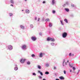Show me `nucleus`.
Wrapping results in <instances>:
<instances>
[{"instance_id": "7ed1b4c3", "label": "nucleus", "mask_w": 80, "mask_h": 80, "mask_svg": "<svg viewBox=\"0 0 80 80\" xmlns=\"http://www.w3.org/2000/svg\"><path fill=\"white\" fill-rule=\"evenodd\" d=\"M31 38L32 41H36V40H37V38L35 36H32L31 37Z\"/></svg>"}, {"instance_id": "37998d69", "label": "nucleus", "mask_w": 80, "mask_h": 80, "mask_svg": "<svg viewBox=\"0 0 80 80\" xmlns=\"http://www.w3.org/2000/svg\"><path fill=\"white\" fill-rule=\"evenodd\" d=\"M10 6H11L12 7H13V5L12 4H11L10 5Z\"/></svg>"}, {"instance_id": "0eeeda50", "label": "nucleus", "mask_w": 80, "mask_h": 80, "mask_svg": "<svg viewBox=\"0 0 80 80\" xmlns=\"http://www.w3.org/2000/svg\"><path fill=\"white\" fill-rule=\"evenodd\" d=\"M21 63H23L25 62V59H21L20 61Z\"/></svg>"}, {"instance_id": "4be33fe9", "label": "nucleus", "mask_w": 80, "mask_h": 80, "mask_svg": "<svg viewBox=\"0 0 80 80\" xmlns=\"http://www.w3.org/2000/svg\"><path fill=\"white\" fill-rule=\"evenodd\" d=\"M64 21L66 22V23H68V20H67V19H65L64 20Z\"/></svg>"}, {"instance_id": "f257e3e1", "label": "nucleus", "mask_w": 80, "mask_h": 80, "mask_svg": "<svg viewBox=\"0 0 80 80\" xmlns=\"http://www.w3.org/2000/svg\"><path fill=\"white\" fill-rule=\"evenodd\" d=\"M67 36V32H64L62 34V37L63 38H66Z\"/></svg>"}, {"instance_id": "603ef678", "label": "nucleus", "mask_w": 80, "mask_h": 80, "mask_svg": "<svg viewBox=\"0 0 80 80\" xmlns=\"http://www.w3.org/2000/svg\"><path fill=\"white\" fill-rule=\"evenodd\" d=\"M42 80H46V79H43Z\"/></svg>"}, {"instance_id": "09e8293b", "label": "nucleus", "mask_w": 80, "mask_h": 80, "mask_svg": "<svg viewBox=\"0 0 80 80\" xmlns=\"http://www.w3.org/2000/svg\"><path fill=\"white\" fill-rule=\"evenodd\" d=\"M56 80H59L58 78H57L56 79Z\"/></svg>"}, {"instance_id": "e433bc0d", "label": "nucleus", "mask_w": 80, "mask_h": 80, "mask_svg": "<svg viewBox=\"0 0 80 80\" xmlns=\"http://www.w3.org/2000/svg\"><path fill=\"white\" fill-rule=\"evenodd\" d=\"M69 56L70 57L72 56V53H69Z\"/></svg>"}, {"instance_id": "f8f14e48", "label": "nucleus", "mask_w": 80, "mask_h": 80, "mask_svg": "<svg viewBox=\"0 0 80 80\" xmlns=\"http://www.w3.org/2000/svg\"><path fill=\"white\" fill-rule=\"evenodd\" d=\"M43 57V53H40L39 54V57L42 58Z\"/></svg>"}, {"instance_id": "4c0bfd02", "label": "nucleus", "mask_w": 80, "mask_h": 80, "mask_svg": "<svg viewBox=\"0 0 80 80\" xmlns=\"http://www.w3.org/2000/svg\"><path fill=\"white\" fill-rule=\"evenodd\" d=\"M71 7H74V4H71Z\"/></svg>"}, {"instance_id": "f704fd0d", "label": "nucleus", "mask_w": 80, "mask_h": 80, "mask_svg": "<svg viewBox=\"0 0 80 80\" xmlns=\"http://www.w3.org/2000/svg\"><path fill=\"white\" fill-rule=\"evenodd\" d=\"M72 69H73L74 71H75V69H76L74 67H72Z\"/></svg>"}, {"instance_id": "c756f323", "label": "nucleus", "mask_w": 80, "mask_h": 80, "mask_svg": "<svg viewBox=\"0 0 80 80\" xmlns=\"http://www.w3.org/2000/svg\"><path fill=\"white\" fill-rule=\"evenodd\" d=\"M52 13H53V14L55 13V12H55V11L54 10H52Z\"/></svg>"}, {"instance_id": "72a5a7b5", "label": "nucleus", "mask_w": 80, "mask_h": 80, "mask_svg": "<svg viewBox=\"0 0 80 80\" xmlns=\"http://www.w3.org/2000/svg\"><path fill=\"white\" fill-rule=\"evenodd\" d=\"M27 64L28 65H30V62H27Z\"/></svg>"}, {"instance_id": "b1692460", "label": "nucleus", "mask_w": 80, "mask_h": 80, "mask_svg": "<svg viewBox=\"0 0 80 80\" xmlns=\"http://www.w3.org/2000/svg\"><path fill=\"white\" fill-rule=\"evenodd\" d=\"M38 69H41V68H42V67H41L40 65H38Z\"/></svg>"}, {"instance_id": "c03bdc74", "label": "nucleus", "mask_w": 80, "mask_h": 80, "mask_svg": "<svg viewBox=\"0 0 80 80\" xmlns=\"http://www.w3.org/2000/svg\"><path fill=\"white\" fill-rule=\"evenodd\" d=\"M39 20H40V18H38V22L39 21Z\"/></svg>"}, {"instance_id": "49530a36", "label": "nucleus", "mask_w": 80, "mask_h": 80, "mask_svg": "<svg viewBox=\"0 0 80 80\" xmlns=\"http://www.w3.org/2000/svg\"><path fill=\"white\" fill-rule=\"evenodd\" d=\"M39 35H42V33H39Z\"/></svg>"}, {"instance_id": "9b49d317", "label": "nucleus", "mask_w": 80, "mask_h": 80, "mask_svg": "<svg viewBox=\"0 0 80 80\" xmlns=\"http://www.w3.org/2000/svg\"><path fill=\"white\" fill-rule=\"evenodd\" d=\"M50 20L48 18H47L46 19V22H50Z\"/></svg>"}, {"instance_id": "7c9ffc66", "label": "nucleus", "mask_w": 80, "mask_h": 80, "mask_svg": "<svg viewBox=\"0 0 80 80\" xmlns=\"http://www.w3.org/2000/svg\"><path fill=\"white\" fill-rule=\"evenodd\" d=\"M32 57H35V55L34 54H32Z\"/></svg>"}, {"instance_id": "20e7f679", "label": "nucleus", "mask_w": 80, "mask_h": 80, "mask_svg": "<svg viewBox=\"0 0 80 80\" xmlns=\"http://www.w3.org/2000/svg\"><path fill=\"white\" fill-rule=\"evenodd\" d=\"M57 2L55 0H52L51 4L52 5H54L55 4H56Z\"/></svg>"}, {"instance_id": "393cba45", "label": "nucleus", "mask_w": 80, "mask_h": 80, "mask_svg": "<svg viewBox=\"0 0 80 80\" xmlns=\"http://www.w3.org/2000/svg\"><path fill=\"white\" fill-rule=\"evenodd\" d=\"M51 45L52 46H54V45H55V43L53 42H51Z\"/></svg>"}, {"instance_id": "de8ad7c7", "label": "nucleus", "mask_w": 80, "mask_h": 80, "mask_svg": "<svg viewBox=\"0 0 80 80\" xmlns=\"http://www.w3.org/2000/svg\"><path fill=\"white\" fill-rule=\"evenodd\" d=\"M80 72V70H78V72Z\"/></svg>"}, {"instance_id": "bb28decb", "label": "nucleus", "mask_w": 80, "mask_h": 80, "mask_svg": "<svg viewBox=\"0 0 80 80\" xmlns=\"http://www.w3.org/2000/svg\"><path fill=\"white\" fill-rule=\"evenodd\" d=\"M45 74H46V75H48V74H49V72H48L46 71L45 72Z\"/></svg>"}, {"instance_id": "864d4df0", "label": "nucleus", "mask_w": 80, "mask_h": 80, "mask_svg": "<svg viewBox=\"0 0 80 80\" xmlns=\"http://www.w3.org/2000/svg\"><path fill=\"white\" fill-rule=\"evenodd\" d=\"M67 62L68 63V62H69V61H68V60L67 61Z\"/></svg>"}, {"instance_id": "a19ab883", "label": "nucleus", "mask_w": 80, "mask_h": 80, "mask_svg": "<svg viewBox=\"0 0 80 80\" xmlns=\"http://www.w3.org/2000/svg\"><path fill=\"white\" fill-rule=\"evenodd\" d=\"M65 65H67V62H65Z\"/></svg>"}, {"instance_id": "6e6552de", "label": "nucleus", "mask_w": 80, "mask_h": 80, "mask_svg": "<svg viewBox=\"0 0 80 80\" xmlns=\"http://www.w3.org/2000/svg\"><path fill=\"white\" fill-rule=\"evenodd\" d=\"M49 27H52V23L51 22H50L49 23Z\"/></svg>"}, {"instance_id": "39448f33", "label": "nucleus", "mask_w": 80, "mask_h": 80, "mask_svg": "<svg viewBox=\"0 0 80 80\" xmlns=\"http://www.w3.org/2000/svg\"><path fill=\"white\" fill-rule=\"evenodd\" d=\"M8 49L9 50H11L13 49V47L11 45H9L8 46Z\"/></svg>"}, {"instance_id": "4468645a", "label": "nucleus", "mask_w": 80, "mask_h": 80, "mask_svg": "<svg viewBox=\"0 0 80 80\" xmlns=\"http://www.w3.org/2000/svg\"><path fill=\"white\" fill-rule=\"evenodd\" d=\"M69 67L71 68H72V67H73V64H70V62L69 63Z\"/></svg>"}, {"instance_id": "f3484780", "label": "nucleus", "mask_w": 80, "mask_h": 80, "mask_svg": "<svg viewBox=\"0 0 80 80\" xmlns=\"http://www.w3.org/2000/svg\"><path fill=\"white\" fill-rule=\"evenodd\" d=\"M38 72L40 73V75H41V76H43V73L40 72V71H38Z\"/></svg>"}, {"instance_id": "5fc2aeb1", "label": "nucleus", "mask_w": 80, "mask_h": 80, "mask_svg": "<svg viewBox=\"0 0 80 80\" xmlns=\"http://www.w3.org/2000/svg\"><path fill=\"white\" fill-rule=\"evenodd\" d=\"M25 2H27V0H25Z\"/></svg>"}, {"instance_id": "9d476101", "label": "nucleus", "mask_w": 80, "mask_h": 80, "mask_svg": "<svg viewBox=\"0 0 80 80\" xmlns=\"http://www.w3.org/2000/svg\"><path fill=\"white\" fill-rule=\"evenodd\" d=\"M65 59H63V62H62V66H63V67L65 66L64 63H65Z\"/></svg>"}, {"instance_id": "58836bf2", "label": "nucleus", "mask_w": 80, "mask_h": 80, "mask_svg": "<svg viewBox=\"0 0 80 80\" xmlns=\"http://www.w3.org/2000/svg\"><path fill=\"white\" fill-rule=\"evenodd\" d=\"M35 20H37V17H35Z\"/></svg>"}, {"instance_id": "2eb2a0df", "label": "nucleus", "mask_w": 80, "mask_h": 80, "mask_svg": "<svg viewBox=\"0 0 80 80\" xmlns=\"http://www.w3.org/2000/svg\"><path fill=\"white\" fill-rule=\"evenodd\" d=\"M67 5H68V2H66L63 5V7H65Z\"/></svg>"}, {"instance_id": "3c124183", "label": "nucleus", "mask_w": 80, "mask_h": 80, "mask_svg": "<svg viewBox=\"0 0 80 80\" xmlns=\"http://www.w3.org/2000/svg\"><path fill=\"white\" fill-rule=\"evenodd\" d=\"M70 72H72V70H70Z\"/></svg>"}, {"instance_id": "79ce46f5", "label": "nucleus", "mask_w": 80, "mask_h": 80, "mask_svg": "<svg viewBox=\"0 0 80 80\" xmlns=\"http://www.w3.org/2000/svg\"><path fill=\"white\" fill-rule=\"evenodd\" d=\"M46 3L45 1H43L42 2V3Z\"/></svg>"}, {"instance_id": "1a4fd4ad", "label": "nucleus", "mask_w": 80, "mask_h": 80, "mask_svg": "<svg viewBox=\"0 0 80 80\" xmlns=\"http://www.w3.org/2000/svg\"><path fill=\"white\" fill-rule=\"evenodd\" d=\"M50 40L52 42H55V39L53 38H51Z\"/></svg>"}, {"instance_id": "ddd939ff", "label": "nucleus", "mask_w": 80, "mask_h": 80, "mask_svg": "<svg viewBox=\"0 0 80 80\" xmlns=\"http://www.w3.org/2000/svg\"><path fill=\"white\" fill-rule=\"evenodd\" d=\"M10 3L12 4H14V1L13 0H10Z\"/></svg>"}, {"instance_id": "8fccbe9b", "label": "nucleus", "mask_w": 80, "mask_h": 80, "mask_svg": "<svg viewBox=\"0 0 80 80\" xmlns=\"http://www.w3.org/2000/svg\"><path fill=\"white\" fill-rule=\"evenodd\" d=\"M46 15H48V13H46Z\"/></svg>"}, {"instance_id": "c9c22d12", "label": "nucleus", "mask_w": 80, "mask_h": 80, "mask_svg": "<svg viewBox=\"0 0 80 80\" xmlns=\"http://www.w3.org/2000/svg\"><path fill=\"white\" fill-rule=\"evenodd\" d=\"M54 69L56 70L57 69V67H55V66L54 67Z\"/></svg>"}, {"instance_id": "5701e85b", "label": "nucleus", "mask_w": 80, "mask_h": 80, "mask_svg": "<svg viewBox=\"0 0 80 80\" xmlns=\"http://www.w3.org/2000/svg\"><path fill=\"white\" fill-rule=\"evenodd\" d=\"M60 22L61 23V25H64V24L63 23V21L60 20Z\"/></svg>"}, {"instance_id": "c85d7f7f", "label": "nucleus", "mask_w": 80, "mask_h": 80, "mask_svg": "<svg viewBox=\"0 0 80 80\" xmlns=\"http://www.w3.org/2000/svg\"><path fill=\"white\" fill-rule=\"evenodd\" d=\"M51 38H48L47 40L48 41H50V39H51Z\"/></svg>"}, {"instance_id": "4d7b16f0", "label": "nucleus", "mask_w": 80, "mask_h": 80, "mask_svg": "<svg viewBox=\"0 0 80 80\" xmlns=\"http://www.w3.org/2000/svg\"><path fill=\"white\" fill-rule=\"evenodd\" d=\"M22 11L23 12V10H22Z\"/></svg>"}, {"instance_id": "f03ea898", "label": "nucleus", "mask_w": 80, "mask_h": 80, "mask_svg": "<svg viewBox=\"0 0 80 80\" xmlns=\"http://www.w3.org/2000/svg\"><path fill=\"white\" fill-rule=\"evenodd\" d=\"M22 50H25L27 49V45H22Z\"/></svg>"}, {"instance_id": "2f4dec72", "label": "nucleus", "mask_w": 80, "mask_h": 80, "mask_svg": "<svg viewBox=\"0 0 80 80\" xmlns=\"http://www.w3.org/2000/svg\"><path fill=\"white\" fill-rule=\"evenodd\" d=\"M32 75H34V76H36V73L35 72L33 73Z\"/></svg>"}, {"instance_id": "a211bd4d", "label": "nucleus", "mask_w": 80, "mask_h": 80, "mask_svg": "<svg viewBox=\"0 0 80 80\" xmlns=\"http://www.w3.org/2000/svg\"><path fill=\"white\" fill-rule=\"evenodd\" d=\"M26 12L27 13H30V11L28 9H27L26 11Z\"/></svg>"}, {"instance_id": "a878e982", "label": "nucleus", "mask_w": 80, "mask_h": 80, "mask_svg": "<svg viewBox=\"0 0 80 80\" xmlns=\"http://www.w3.org/2000/svg\"><path fill=\"white\" fill-rule=\"evenodd\" d=\"M9 15L10 17H12V16H13V14L12 13H9Z\"/></svg>"}, {"instance_id": "6e6d98bb", "label": "nucleus", "mask_w": 80, "mask_h": 80, "mask_svg": "<svg viewBox=\"0 0 80 80\" xmlns=\"http://www.w3.org/2000/svg\"><path fill=\"white\" fill-rule=\"evenodd\" d=\"M79 73V72H78V73H77V75H78V74Z\"/></svg>"}, {"instance_id": "412c9836", "label": "nucleus", "mask_w": 80, "mask_h": 80, "mask_svg": "<svg viewBox=\"0 0 80 80\" xmlns=\"http://www.w3.org/2000/svg\"><path fill=\"white\" fill-rule=\"evenodd\" d=\"M20 27L22 29H24V26L22 25L20 26Z\"/></svg>"}, {"instance_id": "6ab92c4d", "label": "nucleus", "mask_w": 80, "mask_h": 80, "mask_svg": "<svg viewBox=\"0 0 80 80\" xmlns=\"http://www.w3.org/2000/svg\"><path fill=\"white\" fill-rule=\"evenodd\" d=\"M60 79L61 80H63L64 79V78L62 76H61L59 77Z\"/></svg>"}, {"instance_id": "ea45409f", "label": "nucleus", "mask_w": 80, "mask_h": 80, "mask_svg": "<svg viewBox=\"0 0 80 80\" xmlns=\"http://www.w3.org/2000/svg\"><path fill=\"white\" fill-rule=\"evenodd\" d=\"M64 74H66V71H64Z\"/></svg>"}, {"instance_id": "423d86ee", "label": "nucleus", "mask_w": 80, "mask_h": 80, "mask_svg": "<svg viewBox=\"0 0 80 80\" xmlns=\"http://www.w3.org/2000/svg\"><path fill=\"white\" fill-rule=\"evenodd\" d=\"M15 67L14 68V70L16 71L18 70V68L17 65L15 64Z\"/></svg>"}, {"instance_id": "473e14b6", "label": "nucleus", "mask_w": 80, "mask_h": 80, "mask_svg": "<svg viewBox=\"0 0 80 80\" xmlns=\"http://www.w3.org/2000/svg\"><path fill=\"white\" fill-rule=\"evenodd\" d=\"M38 77L40 79H41L42 78V76H38Z\"/></svg>"}, {"instance_id": "aec40b11", "label": "nucleus", "mask_w": 80, "mask_h": 80, "mask_svg": "<svg viewBox=\"0 0 80 80\" xmlns=\"http://www.w3.org/2000/svg\"><path fill=\"white\" fill-rule=\"evenodd\" d=\"M65 10L66 11V12H69V9L67 8H65Z\"/></svg>"}, {"instance_id": "a18cd8bd", "label": "nucleus", "mask_w": 80, "mask_h": 80, "mask_svg": "<svg viewBox=\"0 0 80 80\" xmlns=\"http://www.w3.org/2000/svg\"><path fill=\"white\" fill-rule=\"evenodd\" d=\"M71 56H72V57H73V56H74V54H72L71 55Z\"/></svg>"}, {"instance_id": "cd10ccee", "label": "nucleus", "mask_w": 80, "mask_h": 80, "mask_svg": "<svg viewBox=\"0 0 80 80\" xmlns=\"http://www.w3.org/2000/svg\"><path fill=\"white\" fill-rule=\"evenodd\" d=\"M30 28H33V25L32 24H31L30 25Z\"/></svg>"}, {"instance_id": "dca6fc26", "label": "nucleus", "mask_w": 80, "mask_h": 80, "mask_svg": "<svg viewBox=\"0 0 80 80\" xmlns=\"http://www.w3.org/2000/svg\"><path fill=\"white\" fill-rule=\"evenodd\" d=\"M45 66L46 67H48L50 66L49 65V64L48 63H47L45 65Z\"/></svg>"}]
</instances>
